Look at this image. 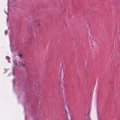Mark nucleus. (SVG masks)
<instances>
[{
  "instance_id": "5",
  "label": "nucleus",
  "mask_w": 120,
  "mask_h": 120,
  "mask_svg": "<svg viewBox=\"0 0 120 120\" xmlns=\"http://www.w3.org/2000/svg\"><path fill=\"white\" fill-rule=\"evenodd\" d=\"M40 26H41V25H40V24L39 23H38V26L39 27Z\"/></svg>"
},
{
  "instance_id": "3",
  "label": "nucleus",
  "mask_w": 120,
  "mask_h": 120,
  "mask_svg": "<svg viewBox=\"0 0 120 120\" xmlns=\"http://www.w3.org/2000/svg\"><path fill=\"white\" fill-rule=\"evenodd\" d=\"M13 10L14 11H17V9L16 8H13Z\"/></svg>"
},
{
  "instance_id": "1",
  "label": "nucleus",
  "mask_w": 120,
  "mask_h": 120,
  "mask_svg": "<svg viewBox=\"0 0 120 120\" xmlns=\"http://www.w3.org/2000/svg\"><path fill=\"white\" fill-rule=\"evenodd\" d=\"M62 101V104L63 105L64 108V109L65 112V116L66 118L68 119V105L66 104V100L65 97H63V99Z\"/></svg>"
},
{
  "instance_id": "7",
  "label": "nucleus",
  "mask_w": 120,
  "mask_h": 120,
  "mask_svg": "<svg viewBox=\"0 0 120 120\" xmlns=\"http://www.w3.org/2000/svg\"><path fill=\"white\" fill-rule=\"evenodd\" d=\"M5 32V34H6V31Z\"/></svg>"
},
{
  "instance_id": "6",
  "label": "nucleus",
  "mask_w": 120,
  "mask_h": 120,
  "mask_svg": "<svg viewBox=\"0 0 120 120\" xmlns=\"http://www.w3.org/2000/svg\"><path fill=\"white\" fill-rule=\"evenodd\" d=\"M19 57H21V56H22V55H19Z\"/></svg>"
},
{
  "instance_id": "2",
  "label": "nucleus",
  "mask_w": 120,
  "mask_h": 120,
  "mask_svg": "<svg viewBox=\"0 0 120 120\" xmlns=\"http://www.w3.org/2000/svg\"><path fill=\"white\" fill-rule=\"evenodd\" d=\"M60 86H61L62 85L64 86V83L62 82V81H61L60 82Z\"/></svg>"
},
{
  "instance_id": "4",
  "label": "nucleus",
  "mask_w": 120,
  "mask_h": 120,
  "mask_svg": "<svg viewBox=\"0 0 120 120\" xmlns=\"http://www.w3.org/2000/svg\"><path fill=\"white\" fill-rule=\"evenodd\" d=\"M22 65L23 67H25V64L24 63H22Z\"/></svg>"
}]
</instances>
